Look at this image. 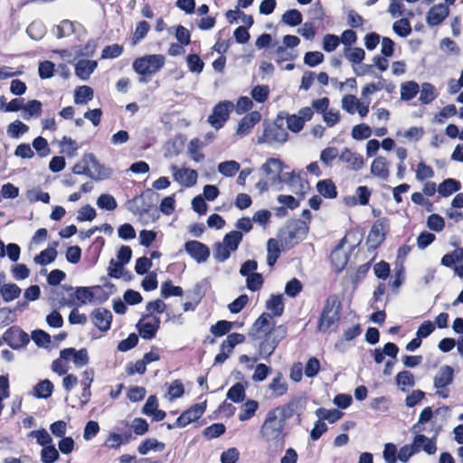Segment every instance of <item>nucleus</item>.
I'll use <instances>...</instances> for the list:
<instances>
[{"instance_id":"f03ea898","label":"nucleus","mask_w":463,"mask_h":463,"mask_svg":"<svg viewBox=\"0 0 463 463\" xmlns=\"http://www.w3.org/2000/svg\"><path fill=\"white\" fill-rule=\"evenodd\" d=\"M284 165L279 158H269L261 165L260 172L264 175L265 178L260 180L256 184V188L263 193L270 186H277L282 183L281 173Z\"/></svg>"},{"instance_id":"a878e982","label":"nucleus","mask_w":463,"mask_h":463,"mask_svg":"<svg viewBox=\"0 0 463 463\" xmlns=\"http://www.w3.org/2000/svg\"><path fill=\"white\" fill-rule=\"evenodd\" d=\"M96 61L80 60L75 66V74L81 80H86L97 68Z\"/></svg>"},{"instance_id":"c9c22d12","label":"nucleus","mask_w":463,"mask_h":463,"mask_svg":"<svg viewBox=\"0 0 463 463\" xmlns=\"http://www.w3.org/2000/svg\"><path fill=\"white\" fill-rule=\"evenodd\" d=\"M267 261L269 266L273 267L280 255L279 243L275 239H269L267 242Z\"/></svg>"},{"instance_id":"7c9ffc66","label":"nucleus","mask_w":463,"mask_h":463,"mask_svg":"<svg viewBox=\"0 0 463 463\" xmlns=\"http://www.w3.org/2000/svg\"><path fill=\"white\" fill-rule=\"evenodd\" d=\"M21 291V288L14 283L4 284L0 288V294L5 302H10L17 298L20 296Z\"/></svg>"},{"instance_id":"e433bc0d","label":"nucleus","mask_w":463,"mask_h":463,"mask_svg":"<svg viewBox=\"0 0 463 463\" xmlns=\"http://www.w3.org/2000/svg\"><path fill=\"white\" fill-rule=\"evenodd\" d=\"M42 111V103L39 100L33 99L24 105L23 118L26 120L33 117L37 118Z\"/></svg>"},{"instance_id":"052dcab7","label":"nucleus","mask_w":463,"mask_h":463,"mask_svg":"<svg viewBox=\"0 0 463 463\" xmlns=\"http://www.w3.org/2000/svg\"><path fill=\"white\" fill-rule=\"evenodd\" d=\"M270 373L271 367L266 365L265 364H259L255 366L251 380L255 383L263 382L267 379Z\"/></svg>"},{"instance_id":"7ed1b4c3","label":"nucleus","mask_w":463,"mask_h":463,"mask_svg":"<svg viewBox=\"0 0 463 463\" xmlns=\"http://www.w3.org/2000/svg\"><path fill=\"white\" fill-rule=\"evenodd\" d=\"M341 301L337 295L329 296L325 303L318 321V330L326 332L337 324L340 318Z\"/></svg>"},{"instance_id":"79ce46f5","label":"nucleus","mask_w":463,"mask_h":463,"mask_svg":"<svg viewBox=\"0 0 463 463\" xmlns=\"http://www.w3.org/2000/svg\"><path fill=\"white\" fill-rule=\"evenodd\" d=\"M436 97L437 92L435 87L429 82H424L421 85L419 99L424 104H429L434 100Z\"/></svg>"},{"instance_id":"09e8293b","label":"nucleus","mask_w":463,"mask_h":463,"mask_svg":"<svg viewBox=\"0 0 463 463\" xmlns=\"http://www.w3.org/2000/svg\"><path fill=\"white\" fill-rule=\"evenodd\" d=\"M345 58L354 64L361 63L365 57V52L359 47L345 48Z\"/></svg>"},{"instance_id":"8fccbe9b","label":"nucleus","mask_w":463,"mask_h":463,"mask_svg":"<svg viewBox=\"0 0 463 463\" xmlns=\"http://www.w3.org/2000/svg\"><path fill=\"white\" fill-rule=\"evenodd\" d=\"M240 170V164L234 160L222 162L218 165V171L225 176H233Z\"/></svg>"},{"instance_id":"ddd939ff","label":"nucleus","mask_w":463,"mask_h":463,"mask_svg":"<svg viewBox=\"0 0 463 463\" xmlns=\"http://www.w3.org/2000/svg\"><path fill=\"white\" fill-rule=\"evenodd\" d=\"M305 406V402L302 398L295 397L288 403L273 408L278 415H279L286 422L295 414H298Z\"/></svg>"},{"instance_id":"a18cd8bd","label":"nucleus","mask_w":463,"mask_h":463,"mask_svg":"<svg viewBox=\"0 0 463 463\" xmlns=\"http://www.w3.org/2000/svg\"><path fill=\"white\" fill-rule=\"evenodd\" d=\"M316 414L320 420H326L330 423H334L343 416V412L337 409L327 410L325 408L317 409Z\"/></svg>"},{"instance_id":"4d7b16f0","label":"nucleus","mask_w":463,"mask_h":463,"mask_svg":"<svg viewBox=\"0 0 463 463\" xmlns=\"http://www.w3.org/2000/svg\"><path fill=\"white\" fill-rule=\"evenodd\" d=\"M183 288L178 286H174L170 280L162 283L161 285V296L164 298H167L171 296H182Z\"/></svg>"},{"instance_id":"864d4df0","label":"nucleus","mask_w":463,"mask_h":463,"mask_svg":"<svg viewBox=\"0 0 463 463\" xmlns=\"http://www.w3.org/2000/svg\"><path fill=\"white\" fill-rule=\"evenodd\" d=\"M59 451L53 444L45 446L41 451V460L43 463H54L59 458Z\"/></svg>"},{"instance_id":"37998d69","label":"nucleus","mask_w":463,"mask_h":463,"mask_svg":"<svg viewBox=\"0 0 463 463\" xmlns=\"http://www.w3.org/2000/svg\"><path fill=\"white\" fill-rule=\"evenodd\" d=\"M420 91V87L415 81H408L401 87V99L403 100H411Z\"/></svg>"},{"instance_id":"f8f14e48","label":"nucleus","mask_w":463,"mask_h":463,"mask_svg":"<svg viewBox=\"0 0 463 463\" xmlns=\"http://www.w3.org/2000/svg\"><path fill=\"white\" fill-rule=\"evenodd\" d=\"M174 180L180 185L184 187L194 186L198 178V174L195 170L190 168H178L176 165L171 166Z\"/></svg>"},{"instance_id":"0eeeda50","label":"nucleus","mask_w":463,"mask_h":463,"mask_svg":"<svg viewBox=\"0 0 463 463\" xmlns=\"http://www.w3.org/2000/svg\"><path fill=\"white\" fill-rule=\"evenodd\" d=\"M286 330L278 326L273 332H269L260 344L259 353L263 358H269L278 346V344L285 337Z\"/></svg>"},{"instance_id":"20e7f679","label":"nucleus","mask_w":463,"mask_h":463,"mask_svg":"<svg viewBox=\"0 0 463 463\" xmlns=\"http://www.w3.org/2000/svg\"><path fill=\"white\" fill-rule=\"evenodd\" d=\"M165 63V58L162 54H148L136 59L133 70L142 76H152L158 72Z\"/></svg>"},{"instance_id":"c756f323","label":"nucleus","mask_w":463,"mask_h":463,"mask_svg":"<svg viewBox=\"0 0 463 463\" xmlns=\"http://www.w3.org/2000/svg\"><path fill=\"white\" fill-rule=\"evenodd\" d=\"M317 189L326 198L333 199L337 196L336 186L331 179L319 181L317 184Z\"/></svg>"},{"instance_id":"6e6d98bb","label":"nucleus","mask_w":463,"mask_h":463,"mask_svg":"<svg viewBox=\"0 0 463 463\" xmlns=\"http://www.w3.org/2000/svg\"><path fill=\"white\" fill-rule=\"evenodd\" d=\"M338 149L334 146H328L321 151L320 160L326 166H331L333 161L338 156Z\"/></svg>"},{"instance_id":"f257e3e1","label":"nucleus","mask_w":463,"mask_h":463,"mask_svg":"<svg viewBox=\"0 0 463 463\" xmlns=\"http://www.w3.org/2000/svg\"><path fill=\"white\" fill-rule=\"evenodd\" d=\"M287 422L274 410H269L260 428V439L269 447L283 444Z\"/></svg>"},{"instance_id":"bb28decb","label":"nucleus","mask_w":463,"mask_h":463,"mask_svg":"<svg viewBox=\"0 0 463 463\" xmlns=\"http://www.w3.org/2000/svg\"><path fill=\"white\" fill-rule=\"evenodd\" d=\"M269 389L276 397L284 395L288 391V383L285 381L283 374L279 372L276 376L269 383Z\"/></svg>"},{"instance_id":"13d9d810","label":"nucleus","mask_w":463,"mask_h":463,"mask_svg":"<svg viewBox=\"0 0 463 463\" xmlns=\"http://www.w3.org/2000/svg\"><path fill=\"white\" fill-rule=\"evenodd\" d=\"M232 326L233 323L226 320H220L215 325L211 326L210 331L215 336H222L229 333Z\"/></svg>"},{"instance_id":"5701e85b","label":"nucleus","mask_w":463,"mask_h":463,"mask_svg":"<svg viewBox=\"0 0 463 463\" xmlns=\"http://www.w3.org/2000/svg\"><path fill=\"white\" fill-rule=\"evenodd\" d=\"M160 319L158 317H152L151 320L139 322L137 324L139 335L145 339L153 338L157 330L159 329Z\"/></svg>"},{"instance_id":"4468645a","label":"nucleus","mask_w":463,"mask_h":463,"mask_svg":"<svg viewBox=\"0 0 463 463\" xmlns=\"http://www.w3.org/2000/svg\"><path fill=\"white\" fill-rule=\"evenodd\" d=\"M441 265L453 268L454 272L460 278L463 277V249L458 248L450 253L445 254L440 260Z\"/></svg>"},{"instance_id":"c85d7f7f","label":"nucleus","mask_w":463,"mask_h":463,"mask_svg":"<svg viewBox=\"0 0 463 463\" xmlns=\"http://www.w3.org/2000/svg\"><path fill=\"white\" fill-rule=\"evenodd\" d=\"M53 388L54 386L50 380H42L34 386L33 395L39 399H47L52 396Z\"/></svg>"},{"instance_id":"72a5a7b5","label":"nucleus","mask_w":463,"mask_h":463,"mask_svg":"<svg viewBox=\"0 0 463 463\" xmlns=\"http://www.w3.org/2000/svg\"><path fill=\"white\" fill-rule=\"evenodd\" d=\"M242 237L241 232L232 231L224 236L222 243L232 252L238 249L239 244L242 241Z\"/></svg>"},{"instance_id":"e2e57ef3","label":"nucleus","mask_w":463,"mask_h":463,"mask_svg":"<svg viewBox=\"0 0 463 463\" xmlns=\"http://www.w3.org/2000/svg\"><path fill=\"white\" fill-rule=\"evenodd\" d=\"M61 152L68 155L69 156H74L78 150V146L74 140L71 137H63L60 142Z\"/></svg>"},{"instance_id":"a211bd4d","label":"nucleus","mask_w":463,"mask_h":463,"mask_svg":"<svg viewBox=\"0 0 463 463\" xmlns=\"http://www.w3.org/2000/svg\"><path fill=\"white\" fill-rule=\"evenodd\" d=\"M90 318L93 324L102 332L110 328L112 313L104 307H99L92 311Z\"/></svg>"},{"instance_id":"de8ad7c7","label":"nucleus","mask_w":463,"mask_h":463,"mask_svg":"<svg viewBox=\"0 0 463 463\" xmlns=\"http://www.w3.org/2000/svg\"><path fill=\"white\" fill-rule=\"evenodd\" d=\"M281 20L289 26H297L302 23V14L297 9H290L283 14Z\"/></svg>"},{"instance_id":"f704fd0d","label":"nucleus","mask_w":463,"mask_h":463,"mask_svg":"<svg viewBox=\"0 0 463 463\" xmlns=\"http://www.w3.org/2000/svg\"><path fill=\"white\" fill-rule=\"evenodd\" d=\"M165 449V444L156 439H146L138 446V452L141 455H146L149 451H162Z\"/></svg>"},{"instance_id":"58836bf2","label":"nucleus","mask_w":463,"mask_h":463,"mask_svg":"<svg viewBox=\"0 0 463 463\" xmlns=\"http://www.w3.org/2000/svg\"><path fill=\"white\" fill-rule=\"evenodd\" d=\"M55 246H57L56 242L53 243V247H49L43 250L39 255L35 256V263L40 265H47L52 262L57 256V250H55Z\"/></svg>"},{"instance_id":"412c9836","label":"nucleus","mask_w":463,"mask_h":463,"mask_svg":"<svg viewBox=\"0 0 463 463\" xmlns=\"http://www.w3.org/2000/svg\"><path fill=\"white\" fill-rule=\"evenodd\" d=\"M449 15V7L444 4L432 6L427 14V23L430 25L439 24Z\"/></svg>"},{"instance_id":"4be33fe9","label":"nucleus","mask_w":463,"mask_h":463,"mask_svg":"<svg viewBox=\"0 0 463 463\" xmlns=\"http://www.w3.org/2000/svg\"><path fill=\"white\" fill-rule=\"evenodd\" d=\"M371 174L382 180L386 181L389 178V163L383 156H377L371 165Z\"/></svg>"},{"instance_id":"aec40b11","label":"nucleus","mask_w":463,"mask_h":463,"mask_svg":"<svg viewBox=\"0 0 463 463\" xmlns=\"http://www.w3.org/2000/svg\"><path fill=\"white\" fill-rule=\"evenodd\" d=\"M270 320L271 316L269 314H261L253 324L250 334L254 338H260L262 334L267 335L269 332H273L276 328L271 326Z\"/></svg>"},{"instance_id":"cd10ccee","label":"nucleus","mask_w":463,"mask_h":463,"mask_svg":"<svg viewBox=\"0 0 463 463\" xmlns=\"http://www.w3.org/2000/svg\"><path fill=\"white\" fill-rule=\"evenodd\" d=\"M460 188L461 184L459 181L453 178H448L439 184L438 192L441 196L448 197L453 193L459 191Z\"/></svg>"},{"instance_id":"774afa93","label":"nucleus","mask_w":463,"mask_h":463,"mask_svg":"<svg viewBox=\"0 0 463 463\" xmlns=\"http://www.w3.org/2000/svg\"><path fill=\"white\" fill-rule=\"evenodd\" d=\"M32 339L41 347H47L51 344L50 335L40 329L33 331Z\"/></svg>"},{"instance_id":"dca6fc26","label":"nucleus","mask_w":463,"mask_h":463,"mask_svg":"<svg viewBox=\"0 0 463 463\" xmlns=\"http://www.w3.org/2000/svg\"><path fill=\"white\" fill-rule=\"evenodd\" d=\"M184 250L189 256L198 263L205 262L210 256L209 248L198 241H186L184 244Z\"/></svg>"},{"instance_id":"ea45409f","label":"nucleus","mask_w":463,"mask_h":463,"mask_svg":"<svg viewBox=\"0 0 463 463\" xmlns=\"http://www.w3.org/2000/svg\"><path fill=\"white\" fill-rule=\"evenodd\" d=\"M266 307L271 311L274 316L279 317L282 315L284 310L283 298L281 295H272L271 298L267 301Z\"/></svg>"},{"instance_id":"1a4fd4ad","label":"nucleus","mask_w":463,"mask_h":463,"mask_svg":"<svg viewBox=\"0 0 463 463\" xmlns=\"http://www.w3.org/2000/svg\"><path fill=\"white\" fill-rule=\"evenodd\" d=\"M288 136V132L284 128L273 124L264 128L263 135L259 138L258 142L270 145L275 143L282 144L287 141Z\"/></svg>"},{"instance_id":"6ab92c4d","label":"nucleus","mask_w":463,"mask_h":463,"mask_svg":"<svg viewBox=\"0 0 463 463\" xmlns=\"http://www.w3.org/2000/svg\"><path fill=\"white\" fill-rule=\"evenodd\" d=\"M261 115L259 111H252L245 115L239 122L236 135L242 137L250 133L252 128L260 122Z\"/></svg>"},{"instance_id":"2eb2a0df","label":"nucleus","mask_w":463,"mask_h":463,"mask_svg":"<svg viewBox=\"0 0 463 463\" xmlns=\"http://www.w3.org/2000/svg\"><path fill=\"white\" fill-rule=\"evenodd\" d=\"M61 358H64L65 361H72L76 368H82L87 365L90 361L88 350L86 348H81L80 350H76L72 347L65 348L61 351Z\"/></svg>"},{"instance_id":"9b49d317","label":"nucleus","mask_w":463,"mask_h":463,"mask_svg":"<svg viewBox=\"0 0 463 463\" xmlns=\"http://www.w3.org/2000/svg\"><path fill=\"white\" fill-rule=\"evenodd\" d=\"M3 339L13 349H19L30 341L29 335L18 327L7 329L4 333Z\"/></svg>"},{"instance_id":"0e129e2a","label":"nucleus","mask_w":463,"mask_h":463,"mask_svg":"<svg viewBox=\"0 0 463 463\" xmlns=\"http://www.w3.org/2000/svg\"><path fill=\"white\" fill-rule=\"evenodd\" d=\"M392 30L401 37H406L411 33V27L410 22L402 18L393 24Z\"/></svg>"},{"instance_id":"bf43d9fd","label":"nucleus","mask_w":463,"mask_h":463,"mask_svg":"<svg viewBox=\"0 0 463 463\" xmlns=\"http://www.w3.org/2000/svg\"><path fill=\"white\" fill-rule=\"evenodd\" d=\"M269 94V88L268 85H257L250 92L252 99L260 103L265 102Z\"/></svg>"},{"instance_id":"423d86ee","label":"nucleus","mask_w":463,"mask_h":463,"mask_svg":"<svg viewBox=\"0 0 463 463\" xmlns=\"http://www.w3.org/2000/svg\"><path fill=\"white\" fill-rule=\"evenodd\" d=\"M454 370L449 365H443L434 377V387L436 394L441 398L449 397V390L447 387L453 383Z\"/></svg>"},{"instance_id":"393cba45","label":"nucleus","mask_w":463,"mask_h":463,"mask_svg":"<svg viewBox=\"0 0 463 463\" xmlns=\"http://www.w3.org/2000/svg\"><path fill=\"white\" fill-rule=\"evenodd\" d=\"M89 169L94 175L90 176L93 180H103L109 176L107 169L101 165L93 154H87Z\"/></svg>"},{"instance_id":"603ef678","label":"nucleus","mask_w":463,"mask_h":463,"mask_svg":"<svg viewBox=\"0 0 463 463\" xmlns=\"http://www.w3.org/2000/svg\"><path fill=\"white\" fill-rule=\"evenodd\" d=\"M97 205L99 208L107 211H113L118 207L117 201L109 194H102L99 195L97 199Z\"/></svg>"},{"instance_id":"338daca9","label":"nucleus","mask_w":463,"mask_h":463,"mask_svg":"<svg viewBox=\"0 0 463 463\" xmlns=\"http://www.w3.org/2000/svg\"><path fill=\"white\" fill-rule=\"evenodd\" d=\"M322 44L326 52H334L340 44V38L335 34L327 33L324 36Z\"/></svg>"},{"instance_id":"49530a36","label":"nucleus","mask_w":463,"mask_h":463,"mask_svg":"<svg viewBox=\"0 0 463 463\" xmlns=\"http://www.w3.org/2000/svg\"><path fill=\"white\" fill-rule=\"evenodd\" d=\"M227 398L233 402H241L245 398V387L242 383H237L232 386L228 392Z\"/></svg>"},{"instance_id":"2f4dec72","label":"nucleus","mask_w":463,"mask_h":463,"mask_svg":"<svg viewBox=\"0 0 463 463\" xmlns=\"http://www.w3.org/2000/svg\"><path fill=\"white\" fill-rule=\"evenodd\" d=\"M93 99V90L90 86H80L76 88L74 91L75 104H86Z\"/></svg>"},{"instance_id":"680f3d73","label":"nucleus","mask_w":463,"mask_h":463,"mask_svg":"<svg viewBox=\"0 0 463 463\" xmlns=\"http://www.w3.org/2000/svg\"><path fill=\"white\" fill-rule=\"evenodd\" d=\"M26 198L30 203L41 201L44 203H48L50 202V194L48 193L42 192L38 188L28 190L26 193Z\"/></svg>"},{"instance_id":"5fc2aeb1","label":"nucleus","mask_w":463,"mask_h":463,"mask_svg":"<svg viewBox=\"0 0 463 463\" xmlns=\"http://www.w3.org/2000/svg\"><path fill=\"white\" fill-rule=\"evenodd\" d=\"M29 437L36 439L37 443L43 447L52 444V438L44 429L32 430Z\"/></svg>"},{"instance_id":"4c0bfd02","label":"nucleus","mask_w":463,"mask_h":463,"mask_svg":"<svg viewBox=\"0 0 463 463\" xmlns=\"http://www.w3.org/2000/svg\"><path fill=\"white\" fill-rule=\"evenodd\" d=\"M259 408V402L257 401H254V400H249L247 401L242 408H241V411L240 412L239 414V420L241 421H245V420H248L250 419H251L257 410Z\"/></svg>"},{"instance_id":"69168bd1","label":"nucleus","mask_w":463,"mask_h":463,"mask_svg":"<svg viewBox=\"0 0 463 463\" xmlns=\"http://www.w3.org/2000/svg\"><path fill=\"white\" fill-rule=\"evenodd\" d=\"M434 176V170L431 166L420 162L417 165L416 179L422 182L426 179L432 178Z\"/></svg>"},{"instance_id":"c03bdc74","label":"nucleus","mask_w":463,"mask_h":463,"mask_svg":"<svg viewBox=\"0 0 463 463\" xmlns=\"http://www.w3.org/2000/svg\"><path fill=\"white\" fill-rule=\"evenodd\" d=\"M202 143L199 139H192L187 146V152L189 156L195 162L199 163L203 160L204 155L200 152Z\"/></svg>"},{"instance_id":"a19ab883","label":"nucleus","mask_w":463,"mask_h":463,"mask_svg":"<svg viewBox=\"0 0 463 463\" xmlns=\"http://www.w3.org/2000/svg\"><path fill=\"white\" fill-rule=\"evenodd\" d=\"M80 24L72 23L69 20H63L56 26L55 34L58 38L69 36L76 32V27Z\"/></svg>"},{"instance_id":"b1692460","label":"nucleus","mask_w":463,"mask_h":463,"mask_svg":"<svg viewBox=\"0 0 463 463\" xmlns=\"http://www.w3.org/2000/svg\"><path fill=\"white\" fill-rule=\"evenodd\" d=\"M384 236V224L383 221L379 220L372 226L367 242L371 244V247L375 248L383 241Z\"/></svg>"},{"instance_id":"9d476101","label":"nucleus","mask_w":463,"mask_h":463,"mask_svg":"<svg viewBox=\"0 0 463 463\" xmlns=\"http://www.w3.org/2000/svg\"><path fill=\"white\" fill-rule=\"evenodd\" d=\"M415 436L412 439V445L415 449L416 454L425 452L427 455H434L437 452V439L436 436L428 438L420 432H414Z\"/></svg>"},{"instance_id":"6e6552de","label":"nucleus","mask_w":463,"mask_h":463,"mask_svg":"<svg viewBox=\"0 0 463 463\" xmlns=\"http://www.w3.org/2000/svg\"><path fill=\"white\" fill-rule=\"evenodd\" d=\"M205 406L203 403H196L190 407L188 410L184 411L175 420V422L171 425L168 424V429L173 428H184L189 423L198 420L204 412Z\"/></svg>"},{"instance_id":"473e14b6","label":"nucleus","mask_w":463,"mask_h":463,"mask_svg":"<svg viewBox=\"0 0 463 463\" xmlns=\"http://www.w3.org/2000/svg\"><path fill=\"white\" fill-rule=\"evenodd\" d=\"M97 291H100V287H93V288H78L76 289V298L81 303L85 304L87 302H91L94 300L95 294Z\"/></svg>"},{"instance_id":"3c124183","label":"nucleus","mask_w":463,"mask_h":463,"mask_svg":"<svg viewBox=\"0 0 463 463\" xmlns=\"http://www.w3.org/2000/svg\"><path fill=\"white\" fill-rule=\"evenodd\" d=\"M29 128L20 120H15L7 127V134L12 138H18L21 135L26 133Z\"/></svg>"},{"instance_id":"f3484780","label":"nucleus","mask_w":463,"mask_h":463,"mask_svg":"<svg viewBox=\"0 0 463 463\" xmlns=\"http://www.w3.org/2000/svg\"><path fill=\"white\" fill-rule=\"evenodd\" d=\"M339 160L345 164L348 169L354 172L360 171L364 165L363 156L346 147L341 152Z\"/></svg>"},{"instance_id":"39448f33","label":"nucleus","mask_w":463,"mask_h":463,"mask_svg":"<svg viewBox=\"0 0 463 463\" xmlns=\"http://www.w3.org/2000/svg\"><path fill=\"white\" fill-rule=\"evenodd\" d=\"M234 105L230 100H223L216 104L207 121L215 129H220L228 120L230 113L233 110Z\"/></svg>"}]
</instances>
